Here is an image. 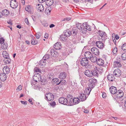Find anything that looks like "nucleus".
I'll return each mask as SVG.
<instances>
[{"mask_svg": "<svg viewBox=\"0 0 126 126\" xmlns=\"http://www.w3.org/2000/svg\"><path fill=\"white\" fill-rule=\"evenodd\" d=\"M81 65L87 68H90L91 65L89 63L88 60L86 58H83L80 62Z\"/></svg>", "mask_w": 126, "mask_h": 126, "instance_id": "nucleus-1", "label": "nucleus"}, {"mask_svg": "<svg viewBox=\"0 0 126 126\" xmlns=\"http://www.w3.org/2000/svg\"><path fill=\"white\" fill-rule=\"evenodd\" d=\"M33 79L36 82L41 81L42 82L45 81V80L42 79L41 76L40 74L37 73L35 74L34 76Z\"/></svg>", "mask_w": 126, "mask_h": 126, "instance_id": "nucleus-2", "label": "nucleus"}, {"mask_svg": "<svg viewBox=\"0 0 126 126\" xmlns=\"http://www.w3.org/2000/svg\"><path fill=\"white\" fill-rule=\"evenodd\" d=\"M124 95V93L123 91L120 90H118L116 94L112 96L113 98L115 100L121 98Z\"/></svg>", "mask_w": 126, "mask_h": 126, "instance_id": "nucleus-3", "label": "nucleus"}, {"mask_svg": "<svg viewBox=\"0 0 126 126\" xmlns=\"http://www.w3.org/2000/svg\"><path fill=\"white\" fill-rule=\"evenodd\" d=\"M98 34L101 37V39L102 41L105 42V41L107 39V37L106 33L102 31L99 30L98 32Z\"/></svg>", "mask_w": 126, "mask_h": 126, "instance_id": "nucleus-4", "label": "nucleus"}, {"mask_svg": "<svg viewBox=\"0 0 126 126\" xmlns=\"http://www.w3.org/2000/svg\"><path fill=\"white\" fill-rule=\"evenodd\" d=\"M2 55L5 58V61L7 64H9L11 62V60L9 57L8 54L7 52L5 51H3L2 53Z\"/></svg>", "mask_w": 126, "mask_h": 126, "instance_id": "nucleus-5", "label": "nucleus"}, {"mask_svg": "<svg viewBox=\"0 0 126 126\" xmlns=\"http://www.w3.org/2000/svg\"><path fill=\"white\" fill-rule=\"evenodd\" d=\"M67 100H68L67 104L68 105L71 106L74 105L73 102V98L71 95H68L67 96Z\"/></svg>", "mask_w": 126, "mask_h": 126, "instance_id": "nucleus-6", "label": "nucleus"}, {"mask_svg": "<svg viewBox=\"0 0 126 126\" xmlns=\"http://www.w3.org/2000/svg\"><path fill=\"white\" fill-rule=\"evenodd\" d=\"M54 98V95L52 93H48L46 94L45 99H47L48 101H52Z\"/></svg>", "mask_w": 126, "mask_h": 126, "instance_id": "nucleus-7", "label": "nucleus"}, {"mask_svg": "<svg viewBox=\"0 0 126 126\" xmlns=\"http://www.w3.org/2000/svg\"><path fill=\"white\" fill-rule=\"evenodd\" d=\"M89 86L90 88H93L95 85V84H96L97 80L96 79H91L89 80Z\"/></svg>", "mask_w": 126, "mask_h": 126, "instance_id": "nucleus-8", "label": "nucleus"}, {"mask_svg": "<svg viewBox=\"0 0 126 126\" xmlns=\"http://www.w3.org/2000/svg\"><path fill=\"white\" fill-rule=\"evenodd\" d=\"M95 44L96 46L99 48L102 49L104 48L105 46L102 42L100 41H96L95 42Z\"/></svg>", "mask_w": 126, "mask_h": 126, "instance_id": "nucleus-9", "label": "nucleus"}, {"mask_svg": "<svg viewBox=\"0 0 126 126\" xmlns=\"http://www.w3.org/2000/svg\"><path fill=\"white\" fill-rule=\"evenodd\" d=\"M67 99L63 97H61L59 99V103L64 105H67L68 101Z\"/></svg>", "mask_w": 126, "mask_h": 126, "instance_id": "nucleus-10", "label": "nucleus"}, {"mask_svg": "<svg viewBox=\"0 0 126 126\" xmlns=\"http://www.w3.org/2000/svg\"><path fill=\"white\" fill-rule=\"evenodd\" d=\"M10 5L13 8H16L18 6V3L16 0H12L10 2Z\"/></svg>", "mask_w": 126, "mask_h": 126, "instance_id": "nucleus-11", "label": "nucleus"}, {"mask_svg": "<svg viewBox=\"0 0 126 126\" xmlns=\"http://www.w3.org/2000/svg\"><path fill=\"white\" fill-rule=\"evenodd\" d=\"M91 51L93 53L96 55H99L100 52L99 49L97 48L93 47L91 49Z\"/></svg>", "mask_w": 126, "mask_h": 126, "instance_id": "nucleus-12", "label": "nucleus"}, {"mask_svg": "<svg viewBox=\"0 0 126 126\" xmlns=\"http://www.w3.org/2000/svg\"><path fill=\"white\" fill-rule=\"evenodd\" d=\"M110 92L112 94L115 95L117 91L116 88L114 86H111L109 89Z\"/></svg>", "mask_w": 126, "mask_h": 126, "instance_id": "nucleus-13", "label": "nucleus"}, {"mask_svg": "<svg viewBox=\"0 0 126 126\" xmlns=\"http://www.w3.org/2000/svg\"><path fill=\"white\" fill-rule=\"evenodd\" d=\"M113 66L114 67L120 68L121 67L122 65L120 62V61L116 60L114 61L113 63Z\"/></svg>", "mask_w": 126, "mask_h": 126, "instance_id": "nucleus-14", "label": "nucleus"}, {"mask_svg": "<svg viewBox=\"0 0 126 126\" xmlns=\"http://www.w3.org/2000/svg\"><path fill=\"white\" fill-rule=\"evenodd\" d=\"M114 75L116 77H119L121 75V70L118 69H115L113 72Z\"/></svg>", "mask_w": 126, "mask_h": 126, "instance_id": "nucleus-15", "label": "nucleus"}, {"mask_svg": "<svg viewBox=\"0 0 126 126\" xmlns=\"http://www.w3.org/2000/svg\"><path fill=\"white\" fill-rule=\"evenodd\" d=\"M50 53L51 55L54 57H57L58 53L53 49H51L50 51Z\"/></svg>", "mask_w": 126, "mask_h": 126, "instance_id": "nucleus-16", "label": "nucleus"}, {"mask_svg": "<svg viewBox=\"0 0 126 126\" xmlns=\"http://www.w3.org/2000/svg\"><path fill=\"white\" fill-rule=\"evenodd\" d=\"M79 96V98L80 99L81 101H83L86 99L88 96L85 94H84L82 93L80 94Z\"/></svg>", "mask_w": 126, "mask_h": 126, "instance_id": "nucleus-17", "label": "nucleus"}, {"mask_svg": "<svg viewBox=\"0 0 126 126\" xmlns=\"http://www.w3.org/2000/svg\"><path fill=\"white\" fill-rule=\"evenodd\" d=\"M6 78V76L5 73H1L0 74V79L2 81H5Z\"/></svg>", "mask_w": 126, "mask_h": 126, "instance_id": "nucleus-18", "label": "nucleus"}, {"mask_svg": "<svg viewBox=\"0 0 126 126\" xmlns=\"http://www.w3.org/2000/svg\"><path fill=\"white\" fill-rule=\"evenodd\" d=\"M93 54L91 52L89 51H86L84 53V56L87 59H89L92 56Z\"/></svg>", "mask_w": 126, "mask_h": 126, "instance_id": "nucleus-19", "label": "nucleus"}, {"mask_svg": "<svg viewBox=\"0 0 126 126\" xmlns=\"http://www.w3.org/2000/svg\"><path fill=\"white\" fill-rule=\"evenodd\" d=\"M36 8L38 11H39L40 12H42L44 10V7L41 4H38L36 5Z\"/></svg>", "mask_w": 126, "mask_h": 126, "instance_id": "nucleus-20", "label": "nucleus"}, {"mask_svg": "<svg viewBox=\"0 0 126 126\" xmlns=\"http://www.w3.org/2000/svg\"><path fill=\"white\" fill-rule=\"evenodd\" d=\"M61 44L60 43L57 42L54 46V47L56 49L59 50L61 48Z\"/></svg>", "mask_w": 126, "mask_h": 126, "instance_id": "nucleus-21", "label": "nucleus"}, {"mask_svg": "<svg viewBox=\"0 0 126 126\" xmlns=\"http://www.w3.org/2000/svg\"><path fill=\"white\" fill-rule=\"evenodd\" d=\"M84 74L88 77H92V74L91 73V71L86 70L85 71Z\"/></svg>", "mask_w": 126, "mask_h": 126, "instance_id": "nucleus-22", "label": "nucleus"}, {"mask_svg": "<svg viewBox=\"0 0 126 126\" xmlns=\"http://www.w3.org/2000/svg\"><path fill=\"white\" fill-rule=\"evenodd\" d=\"M107 78L109 81H112L114 80L115 78L113 75L110 74L108 75Z\"/></svg>", "mask_w": 126, "mask_h": 126, "instance_id": "nucleus-23", "label": "nucleus"}, {"mask_svg": "<svg viewBox=\"0 0 126 126\" xmlns=\"http://www.w3.org/2000/svg\"><path fill=\"white\" fill-rule=\"evenodd\" d=\"M104 61L101 59H99L97 60L96 63L99 65H102L104 64Z\"/></svg>", "mask_w": 126, "mask_h": 126, "instance_id": "nucleus-24", "label": "nucleus"}, {"mask_svg": "<svg viewBox=\"0 0 126 126\" xmlns=\"http://www.w3.org/2000/svg\"><path fill=\"white\" fill-rule=\"evenodd\" d=\"M63 33L64 34L66 37L70 36L72 34L71 32L69 30L64 31Z\"/></svg>", "mask_w": 126, "mask_h": 126, "instance_id": "nucleus-25", "label": "nucleus"}, {"mask_svg": "<svg viewBox=\"0 0 126 126\" xmlns=\"http://www.w3.org/2000/svg\"><path fill=\"white\" fill-rule=\"evenodd\" d=\"M95 68L96 69L94 68V69L92 70L91 71V73L92 74V76H98V74L97 71L96 67H95Z\"/></svg>", "mask_w": 126, "mask_h": 126, "instance_id": "nucleus-26", "label": "nucleus"}, {"mask_svg": "<svg viewBox=\"0 0 126 126\" xmlns=\"http://www.w3.org/2000/svg\"><path fill=\"white\" fill-rule=\"evenodd\" d=\"M66 76V74L64 72H61L59 76V78L61 79H64L65 78Z\"/></svg>", "mask_w": 126, "mask_h": 126, "instance_id": "nucleus-27", "label": "nucleus"}, {"mask_svg": "<svg viewBox=\"0 0 126 126\" xmlns=\"http://www.w3.org/2000/svg\"><path fill=\"white\" fill-rule=\"evenodd\" d=\"M2 14L3 16V15L5 16H7L9 14V11L7 9H4L2 11Z\"/></svg>", "mask_w": 126, "mask_h": 126, "instance_id": "nucleus-28", "label": "nucleus"}, {"mask_svg": "<svg viewBox=\"0 0 126 126\" xmlns=\"http://www.w3.org/2000/svg\"><path fill=\"white\" fill-rule=\"evenodd\" d=\"M46 4L48 6L51 5L53 3V0H46L45 1Z\"/></svg>", "mask_w": 126, "mask_h": 126, "instance_id": "nucleus-29", "label": "nucleus"}, {"mask_svg": "<svg viewBox=\"0 0 126 126\" xmlns=\"http://www.w3.org/2000/svg\"><path fill=\"white\" fill-rule=\"evenodd\" d=\"M3 72L4 73H5V74H8L10 71L9 68L7 66L4 67L3 69Z\"/></svg>", "mask_w": 126, "mask_h": 126, "instance_id": "nucleus-30", "label": "nucleus"}, {"mask_svg": "<svg viewBox=\"0 0 126 126\" xmlns=\"http://www.w3.org/2000/svg\"><path fill=\"white\" fill-rule=\"evenodd\" d=\"M91 88L89 87V88H87L84 91L85 94L88 96L91 90Z\"/></svg>", "mask_w": 126, "mask_h": 126, "instance_id": "nucleus-31", "label": "nucleus"}, {"mask_svg": "<svg viewBox=\"0 0 126 126\" xmlns=\"http://www.w3.org/2000/svg\"><path fill=\"white\" fill-rule=\"evenodd\" d=\"M89 59L92 62L94 63L96 62L97 60L96 57L93 55Z\"/></svg>", "mask_w": 126, "mask_h": 126, "instance_id": "nucleus-32", "label": "nucleus"}, {"mask_svg": "<svg viewBox=\"0 0 126 126\" xmlns=\"http://www.w3.org/2000/svg\"><path fill=\"white\" fill-rule=\"evenodd\" d=\"M76 26L78 29L79 30L83 28L84 27V26L82 25L81 24L78 23L76 24Z\"/></svg>", "mask_w": 126, "mask_h": 126, "instance_id": "nucleus-33", "label": "nucleus"}, {"mask_svg": "<svg viewBox=\"0 0 126 126\" xmlns=\"http://www.w3.org/2000/svg\"><path fill=\"white\" fill-rule=\"evenodd\" d=\"M1 47L3 49H6L8 47L7 44L6 43H4L1 44Z\"/></svg>", "mask_w": 126, "mask_h": 126, "instance_id": "nucleus-34", "label": "nucleus"}, {"mask_svg": "<svg viewBox=\"0 0 126 126\" xmlns=\"http://www.w3.org/2000/svg\"><path fill=\"white\" fill-rule=\"evenodd\" d=\"M46 64V61H44V59H42L40 60L39 62V64L41 66H44Z\"/></svg>", "mask_w": 126, "mask_h": 126, "instance_id": "nucleus-35", "label": "nucleus"}, {"mask_svg": "<svg viewBox=\"0 0 126 126\" xmlns=\"http://www.w3.org/2000/svg\"><path fill=\"white\" fill-rule=\"evenodd\" d=\"M79 99L78 98H74L73 99V102L74 104H76L79 103Z\"/></svg>", "mask_w": 126, "mask_h": 126, "instance_id": "nucleus-36", "label": "nucleus"}, {"mask_svg": "<svg viewBox=\"0 0 126 126\" xmlns=\"http://www.w3.org/2000/svg\"><path fill=\"white\" fill-rule=\"evenodd\" d=\"M80 30L82 34H86L87 31L86 29L85 28V27L84 26L83 28L81 29Z\"/></svg>", "mask_w": 126, "mask_h": 126, "instance_id": "nucleus-37", "label": "nucleus"}, {"mask_svg": "<svg viewBox=\"0 0 126 126\" xmlns=\"http://www.w3.org/2000/svg\"><path fill=\"white\" fill-rule=\"evenodd\" d=\"M37 43V41L36 40L35 38H32L31 40V43L33 45H35Z\"/></svg>", "mask_w": 126, "mask_h": 126, "instance_id": "nucleus-38", "label": "nucleus"}, {"mask_svg": "<svg viewBox=\"0 0 126 126\" xmlns=\"http://www.w3.org/2000/svg\"><path fill=\"white\" fill-rule=\"evenodd\" d=\"M65 36V35H61L60 36V39L61 40L63 41H66V39L65 38L66 37Z\"/></svg>", "mask_w": 126, "mask_h": 126, "instance_id": "nucleus-39", "label": "nucleus"}, {"mask_svg": "<svg viewBox=\"0 0 126 126\" xmlns=\"http://www.w3.org/2000/svg\"><path fill=\"white\" fill-rule=\"evenodd\" d=\"M121 58L123 61H126V52L122 54Z\"/></svg>", "mask_w": 126, "mask_h": 126, "instance_id": "nucleus-40", "label": "nucleus"}, {"mask_svg": "<svg viewBox=\"0 0 126 126\" xmlns=\"http://www.w3.org/2000/svg\"><path fill=\"white\" fill-rule=\"evenodd\" d=\"M50 58V55L48 54H46L43 57V59L44 61H46L47 59L49 58Z\"/></svg>", "mask_w": 126, "mask_h": 126, "instance_id": "nucleus-41", "label": "nucleus"}, {"mask_svg": "<svg viewBox=\"0 0 126 126\" xmlns=\"http://www.w3.org/2000/svg\"><path fill=\"white\" fill-rule=\"evenodd\" d=\"M66 81L65 80H61L58 83H57L56 84L59 85L60 84H61L62 85H65V84Z\"/></svg>", "mask_w": 126, "mask_h": 126, "instance_id": "nucleus-42", "label": "nucleus"}, {"mask_svg": "<svg viewBox=\"0 0 126 126\" xmlns=\"http://www.w3.org/2000/svg\"><path fill=\"white\" fill-rule=\"evenodd\" d=\"M117 48L116 47H114L112 49V52L113 54H116L117 52Z\"/></svg>", "mask_w": 126, "mask_h": 126, "instance_id": "nucleus-43", "label": "nucleus"}, {"mask_svg": "<svg viewBox=\"0 0 126 126\" xmlns=\"http://www.w3.org/2000/svg\"><path fill=\"white\" fill-rule=\"evenodd\" d=\"M25 10L29 13H31V11L32 8H30L29 6H28L25 8Z\"/></svg>", "mask_w": 126, "mask_h": 126, "instance_id": "nucleus-44", "label": "nucleus"}, {"mask_svg": "<svg viewBox=\"0 0 126 126\" xmlns=\"http://www.w3.org/2000/svg\"><path fill=\"white\" fill-rule=\"evenodd\" d=\"M72 34V33L74 34V35H75L77 34V30H75V29L74 28L71 32Z\"/></svg>", "mask_w": 126, "mask_h": 126, "instance_id": "nucleus-45", "label": "nucleus"}, {"mask_svg": "<svg viewBox=\"0 0 126 126\" xmlns=\"http://www.w3.org/2000/svg\"><path fill=\"white\" fill-rule=\"evenodd\" d=\"M34 71L36 72H38L40 73H41V70L38 67H35L34 69Z\"/></svg>", "mask_w": 126, "mask_h": 126, "instance_id": "nucleus-46", "label": "nucleus"}, {"mask_svg": "<svg viewBox=\"0 0 126 126\" xmlns=\"http://www.w3.org/2000/svg\"><path fill=\"white\" fill-rule=\"evenodd\" d=\"M97 71L100 74H101L103 72V69L102 68H100L97 69Z\"/></svg>", "mask_w": 126, "mask_h": 126, "instance_id": "nucleus-47", "label": "nucleus"}, {"mask_svg": "<svg viewBox=\"0 0 126 126\" xmlns=\"http://www.w3.org/2000/svg\"><path fill=\"white\" fill-rule=\"evenodd\" d=\"M122 49L124 51L126 50V44L124 43L122 46Z\"/></svg>", "mask_w": 126, "mask_h": 126, "instance_id": "nucleus-48", "label": "nucleus"}, {"mask_svg": "<svg viewBox=\"0 0 126 126\" xmlns=\"http://www.w3.org/2000/svg\"><path fill=\"white\" fill-rule=\"evenodd\" d=\"M85 28L86 29V30H87L89 31H90L91 30V29L90 27V26L86 24L85 26Z\"/></svg>", "mask_w": 126, "mask_h": 126, "instance_id": "nucleus-49", "label": "nucleus"}, {"mask_svg": "<svg viewBox=\"0 0 126 126\" xmlns=\"http://www.w3.org/2000/svg\"><path fill=\"white\" fill-rule=\"evenodd\" d=\"M5 39L3 37H1L0 38V43L1 44L4 42Z\"/></svg>", "mask_w": 126, "mask_h": 126, "instance_id": "nucleus-50", "label": "nucleus"}, {"mask_svg": "<svg viewBox=\"0 0 126 126\" xmlns=\"http://www.w3.org/2000/svg\"><path fill=\"white\" fill-rule=\"evenodd\" d=\"M35 36L36 37V38L37 39H39L40 36V32H38L36 34Z\"/></svg>", "mask_w": 126, "mask_h": 126, "instance_id": "nucleus-51", "label": "nucleus"}, {"mask_svg": "<svg viewBox=\"0 0 126 126\" xmlns=\"http://www.w3.org/2000/svg\"><path fill=\"white\" fill-rule=\"evenodd\" d=\"M52 80L55 83H57L59 82V79L57 78H54Z\"/></svg>", "mask_w": 126, "mask_h": 126, "instance_id": "nucleus-52", "label": "nucleus"}, {"mask_svg": "<svg viewBox=\"0 0 126 126\" xmlns=\"http://www.w3.org/2000/svg\"><path fill=\"white\" fill-rule=\"evenodd\" d=\"M114 36V37H113V38L116 39V40H118L119 38V37L118 35L117 34L115 35V34H113V36Z\"/></svg>", "mask_w": 126, "mask_h": 126, "instance_id": "nucleus-53", "label": "nucleus"}, {"mask_svg": "<svg viewBox=\"0 0 126 126\" xmlns=\"http://www.w3.org/2000/svg\"><path fill=\"white\" fill-rule=\"evenodd\" d=\"M50 104L51 106L53 107L55 106L56 105V103L54 101L51 102L50 103Z\"/></svg>", "mask_w": 126, "mask_h": 126, "instance_id": "nucleus-54", "label": "nucleus"}, {"mask_svg": "<svg viewBox=\"0 0 126 126\" xmlns=\"http://www.w3.org/2000/svg\"><path fill=\"white\" fill-rule=\"evenodd\" d=\"M22 89V87L21 85H19L16 89V90L18 91H20Z\"/></svg>", "mask_w": 126, "mask_h": 126, "instance_id": "nucleus-55", "label": "nucleus"}, {"mask_svg": "<svg viewBox=\"0 0 126 126\" xmlns=\"http://www.w3.org/2000/svg\"><path fill=\"white\" fill-rule=\"evenodd\" d=\"M113 34H112V39L113 40V41L115 45H116V41L115 38H113Z\"/></svg>", "mask_w": 126, "mask_h": 126, "instance_id": "nucleus-56", "label": "nucleus"}, {"mask_svg": "<svg viewBox=\"0 0 126 126\" xmlns=\"http://www.w3.org/2000/svg\"><path fill=\"white\" fill-rule=\"evenodd\" d=\"M25 23L29 25V21L28 20L27 18H26L25 19Z\"/></svg>", "mask_w": 126, "mask_h": 126, "instance_id": "nucleus-57", "label": "nucleus"}, {"mask_svg": "<svg viewBox=\"0 0 126 126\" xmlns=\"http://www.w3.org/2000/svg\"><path fill=\"white\" fill-rule=\"evenodd\" d=\"M20 102L23 104L25 105H26L27 104V102L26 101H21Z\"/></svg>", "mask_w": 126, "mask_h": 126, "instance_id": "nucleus-58", "label": "nucleus"}, {"mask_svg": "<svg viewBox=\"0 0 126 126\" xmlns=\"http://www.w3.org/2000/svg\"><path fill=\"white\" fill-rule=\"evenodd\" d=\"M48 11H49V13L51 12V11L50 10H49V9H48L47 10V9H46L45 10V13L46 14H47L48 13H47Z\"/></svg>", "mask_w": 126, "mask_h": 126, "instance_id": "nucleus-59", "label": "nucleus"}, {"mask_svg": "<svg viewBox=\"0 0 126 126\" xmlns=\"http://www.w3.org/2000/svg\"><path fill=\"white\" fill-rule=\"evenodd\" d=\"M48 34L47 33H46L44 35V37L45 38L47 39L48 38Z\"/></svg>", "mask_w": 126, "mask_h": 126, "instance_id": "nucleus-60", "label": "nucleus"}, {"mask_svg": "<svg viewBox=\"0 0 126 126\" xmlns=\"http://www.w3.org/2000/svg\"><path fill=\"white\" fill-rule=\"evenodd\" d=\"M65 18V19L66 21H69L71 19V18L70 17H66Z\"/></svg>", "mask_w": 126, "mask_h": 126, "instance_id": "nucleus-61", "label": "nucleus"}, {"mask_svg": "<svg viewBox=\"0 0 126 126\" xmlns=\"http://www.w3.org/2000/svg\"><path fill=\"white\" fill-rule=\"evenodd\" d=\"M35 81H32L31 82V85L33 86V85H35L36 84V83L35 82Z\"/></svg>", "mask_w": 126, "mask_h": 126, "instance_id": "nucleus-62", "label": "nucleus"}, {"mask_svg": "<svg viewBox=\"0 0 126 126\" xmlns=\"http://www.w3.org/2000/svg\"><path fill=\"white\" fill-rule=\"evenodd\" d=\"M39 2L41 3H42L44 2V1H45V0H38Z\"/></svg>", "mask_w": 126, "mask_h": 126, "instance_id": "nucleus-63", "label": "nucleus"}, {"mask_svg": "<svg viewBox=\"0 0 126 126\" xmlns=\"http://www.w3.org/2000/svg\"><path fill=\"white\" fill-rule=\"evenodd\" d=\"M28 101L32 105H33V104L32 101V100L31 99H29L28 100Z\"/></svg>", "mask_w": 126, "mask_h": 126, "instance_id": "nucleus-64", "label": "nucleus"}]
</instances>
